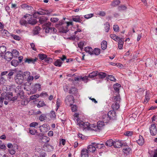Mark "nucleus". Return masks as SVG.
Wrapping results in <instances>:
<instances>
[{
  "label": "nucleus",
  "instance_id": "f257e3e1",
  "mask_svg": "<svg viewBox=\"0 0 157 157\" xmlns=\"http://www.w3.org/2000/svg\"><path fill=\"white\" fill-rule=\"evenodd\" d=\"M15 92L17 93L16 96H13L12 92H9L6 96L5 99L10 101H14L17 100L18 96L23 95L24 92L21 90V86H18L15 89Z\"/></svg>",
  "mask_w": 157,
  "mask_h": 157
},
{
  "label": "nucleus",
  "instance_id": "f03ea898",
  "mask_svg": "<svg viewBox=\"0 0 157 157\" xmlns=\"http://www.w3.org/2000/svg\"><path fill=\"white\" fill-rule=\"evenodd\" d=\"M70 25H73L72 22H67L65 24L64 21H61L58 23L56 24V27L59 29V32L66 33L69 31L68 28Z\"/></svg>",
  "mask_w": 157,
  "mask_h": 157
},
{
  "label": "nucleus",
  "instance_id": "7ed1b4c3",
  "mask_svg": "<svg viewBox=\"0 0 157 157\" xmlns=\"http://www.w3.org/2000/svg\"><path fill=\"white\" fill-rule=\"evenodd\" d=\"M77 124L79 126L80 128L83 130L85 129L88 130L90 129V128H91L90 123L88 122H84L82 121L77 120Z\"/></svg>",
  "mask_w": 157,
  "mask_h": 157
},
{
  "label": "nucleus",
  "instance_id": "20e7f679",
  "mask_svg": "<svg viewBox=\"0 0 157 157\" xmlns=\"http://www.w3.org/2000/svg\"><path fill=\"white\" fill-rule=\"evenodd\" d=\"M30 72L29 71H25L24 73V75L25 76H28L27 82L25 83L24 84L25 86L24 87L25 89H26V87H27V86H30L31 85L32 83H31V81L33 80V76H30Z\"/></svg>",
  "mask_w": 157,
  "mask_h": 157
},
{
  "label": "nucleus",
  "instance_id": "39448f33",
  "mask_svg": "<svg viewBox=\"0 0 157 157\" xmlns=\"http://www.w3.org/2000/svg\"><path fill=\"white\" fill-rule=\"evenodd\" d=\"M51 10H47L43 9L41 8H40L38 10V11L36 12H35L33 14V17L36 18V14H38L40 15H49L52 12Z\"/></svg>",
  "mask_w": 157,
  "mask_h": 157
},
{
  "label": "nucleus",
  "instance_id": "423d86ee",
  "mask_svg": "<svg viewBox=\"0 0 157 157\" xmlns=\"http://www.w3.org/2000/svg\"><path fill=\"white\" fill-rule=\"evenodd\" d=\"M25 76L24 74L22 75L17 74L14 78L15 82L18 84H21L24 81Z\"/></svg>",
  "mask_w": 157,
  "mask_h": 157
},
{
  "label": "nucleus",
  "instance_id": "0eeeda50",
  "mask_svg": "<svg viewBox=\"0 0 157 157\" xmlns=\"http://www.w3.org/2000/svg\"><path fill=\"white\" fill-rule=\"evenodd\" d=\"M74 101V98L72 96L69 95L67 96L65 99V104L67 105L71 106Z\"/></svg>",
  "mask_w": 157,
  "mask_h": 157
},
{
  "label": "nucleus",
  "instance_id": "6e6552de",
  "mask_svg": "<svg viewBox=\"0 0 157 157\" xmlns=\"http://www.w3.org/2000/svg\"><path fill=\"white\" fill-rule=\"evenodd\" d=\"M110 100L115 102H120L121 100L120 95L119 92L114 93L113 97L110 98Z\"/></svg>",
  "mask_w": 157,
  "mask_h": 157
},
{
  "label": "nucleus",
  "instance_id": "1a4fd4ad",
  "mask_svg": "<svg viewBox=\"0 0 157 157\" xmlns=\"http://www.w3.org/2000/svg\"><path fill=\"white\" fill-rule=\"evenodd\" d=\"M149 130L151 135L155 136L157 134V128L155 124H153L151 125L149 127Z\"/></svg>",
  "mask_w": 157,
  "mask_h": 157
},
{
  "label": "nucleus",
  "instance_id": "9d476101",
  "mask_svg": "<svg viewBox=\"0 0 157 157\" xmlns=\"http://www.w3.org/2000/svg\"><path fill=\"white\" fill-rule=\"evenodd\" d=\"M43 147L45 151L48 152L52 151L54 149L53 146L48 143H46L45 144H44Z\"/></svg>",
  "mask_w": 157,
  "mask_h": 157
},
{
  "label": "nucleus",
  "instance_id": "9b49d317",
  "mask_svg": "<svg viewBox=\"0 0 157 157\" xmlns=\"http://www.w3.org/2000/svg\"><path fill=\"white\" fill-rule=\"evenodd\" d=\"M49 126L48 124H44L43 125L40 126L39 128L41 132L45 133L48 131V127Z\"/></svg>",
  "mask_w": 157,
  "mask_h": 157
},
{
  "label": "nucleus",
  "instance_id": "f8f14e48",
  "mask_svg": "<svg viewBox=\"0 0 157 157\" xmlns=\"http://www.w3.org/2000/svg\"><path fill=\"white\" fill-rule=\"evenodd\" d=\"M117 41L118 43V47L120 49L122 48L124 43V38H120L119 37L118 38Z\"/></svg>",
  "mask_w": 157,
  "mask_h": 157
},
{
  "label": "nucleus",
  "instance_id": "ddd939ff",
  "mask_svg": "<svg viewBox=\"0 0 157 157\" xmlns=\"http://www.w3.org/2000/svg\"><path fill=\"white\" fill-rule=\"evenodd\" d=\"M41 89V85L40 84H36L34 86L33 89L30 91L31 94H33L36 92L37 90L40 91Z\"/></svg>",
  "mask_w": 157,
  "mask_h": 157
},
{
  "label": "nucleus",
  "instance_id": "4468645a",
  "mask_svg": "<svg viewBox=\"0 0 157 157\" xmlns=\"http://www.w3.org/2000/svg\"><path fill=\"white\" fill-rule=\"evenodd\" d=\"M4 56V59L7 61H10L13 57L11 52L9 51L5 53Z\"/></svg>",
  "mask_w": 157,
  "mask_h": 157
},
{
  "label": "nucleus",
  "instance_id": "2eb2a0df",
  "mask_svg": "<svg viewBox=\"0 0 157 157\" xmlns=\"http://www.w3.org/2000/svg\"><path fill=\"white\" fill-rule=\"evenodd\" d=\"M37 58H35L34 59H33L32 58H25V59H24L25 62V63H27L28 64L29 63H33L34 64L35 62L36 61Z\"/></svg>",
  "mask_w": 157,
  "mask_h": 157
},
{
  "label": "nucleus",
  "instance_id": "dca6fc26",
  "mask_svg": "<svg viewBox=\"0 0 157 157\" xmlns=\"http://www.w3.org/2000/svg\"><path fill=\"white\" fill-rule=\"evenodd\" d=\"M115 112L114 110L109 111V118L110 120L115 119L116 117Z\"/></svg>",
  "mask_w": 157,
  "mask_h": 157
},
{
  "label": "nucleus",
  "instance_id": "f3484780",
  "mask_svg": "<svg viewBox=\"0 0 157 157\" xmlns=\"http://www.w3.org/2000/svg\"><path fill=\"white\" fill-rule=\"evenodd\" d=\"M6 50V48L5 46L2 45L0 46V56L1 57H3Z\"/></svg>",
  "mask_w": 157,
  "mask_h": 157
},
{
  "label": "nucleus",
  "instance_id": "a211bd4d",
  "mask_svg": "<svg viewBox=\"0 0 157 157\" xmlns=\"http://www.w3.org/2000/svg\"><path fill=\"white\" fill-rule=\"evenodd\" d=\"M27 21L28 24L31 25H34L36 24L37 22L36 19L31 17L30 18L29 17L28 18Z\"/></svg>",
  "mask_w": 157,
  "mask_h": 157
},
{
  "label": "nucleus",
  "instance_id": "6ab92c4d",
  "mask_svg": "<svg viewBox=\"0 0 157 157\" xmlns=\"http://www.w3.org/2000/svg\"><path fill=\"white\" fill-rule=\"evenodd\" d=\"M1 33L2 36H3L9 37L11 34L7 30L3 29L1 30Z\"/></svg>",
  "mask_w": 157,
  "mask_h": 157
},
{
  "label": "nucleus",
  "instance_id": "aec40b11",
  "mask_svg": "<svg viewBox=\"0 0 157 157\" xmlns=\"http://www.w3.org/2000/svg\"><path fill=\"white\" fill-rule=\"evenodd\" d=\"M88 151L89 152H94L96 149L95 145L94 144V143L88 146L87 147Z\"/></svg>",
  "mask_w": 157,
  "mask_h": 157
},
{
  "label": "nucleus",
  "instance_id": "412c9836",
  "mask_svg": "<svg viewBox=\"0 0 157 157\" xmlns=\"http://www.w3.org/2000/svg\"><path fill=\"white\" fill-rule=\"evenodd\" d=\"M121 87V85L118 83L114 84L113 85V87L115 91V92L114 93L119 92V90Z\"/></svg>",
  "mask_w": 157,
  "mask_h": 157
},
{
  "label": "nucleus",
  "instance_id": "4be33fe9",
  "mask_svg": "<svg viewBox=\"0 0 157 157\" xmlns=\"http://www.w3.org/2000/svg\"><path fill=\"white\" fill-rule=\"evenodd\" d=\"M50 140V139L49 137L47 136H44L42 137V138L40 140V142L42 143H44L45 144L46 143H48Z\"/></svg>",
  "mask_w": 157,
  "mask_h": 157
},
{
  "label": "nucleus",
  "instance_id": "5701e85b",
  "mask_svg": "<svg viewBox=\"0 0 157 157\" xmlns=\"http://www.w3.org/2000/svg\"><path fill=\"white\" fill-rule=\"evenodd\" d=\"M72 20L75 22H78L81 23L82 24V20L80 19V16H79L77 15L72 16Z\"/></svg>",
  "mask_w": 157,
  "mask_h": 157
},
{
  "label": "nucleus",
  "instance_id": "b1692460",
  "mask_svg": "<svg viewBox=\"0 0 157 157\" xmlns=\"http://www.w3.org/2000/svg\"><path fill=\"white\" fill-rule=\"evenodd\" d=\"M88 151L86 149H83L81 151V157H88Z\"/></svg>",
  "mask_w": 157,
  "mask_h": 157
},
{
  "label": "nucleus",
  "instance_id": "393cba45",
  "mask_svg": "<svg viewBox=\"0 0 157 157\" xmlns=\"http://www.w3.org/2000/svg\"><path fill=\"white\" fill-rule=\"evenodd\" d=\"M136 142L140 145L142 146L143 145L144 143V140L143 137L142 136H140L139 139L136 140Z\"/></svg>",
  "mask_w": 157,
  "mask_h": 157
},
{
  "label": "nucleus",
  "instance_id": "a878e982",
  "mask_svg": "<svg viewBox=\"0 0 157 157\" xmlns=\"http://www.w3.org/2000/svg\"><path fill=\"white\" fill-rule=\"evenodd\" d=\"M113 146L117 148L121 147L123 145V144L121 141H117L114 142L113 144Z\"/></svg>",
  "mask_w": 157,
  "mask_h": 157
},
{
  "label": "nucleus",
  "instance_id": "bb28decb",
  "mask_svg": "<svg viewBox=\"0 0 157 157\" xmlns=\"http://www.w3.org/2000/svg\"><path fill=\"white\" fill-rule=\"evenodd\" d=\"M85 51L91 55L93 54V51L92 48L90 47H86L85 48Z\"/></svg>",
  "mask_w": 157,
  "mask_h": 157
},
{
  "label": "nucleus",
  "instance_id": "cd10ccee",
  "mask_svg": "<svg viewBox=\"0 0 157 157\" xmlns=\"http://www.w3.org/2000/svg\"><path fill=\"white\" fill-rule=\"evenodd\" d=\"M106 76V74L105 72L98 71V77L100 78H104Z\"/></svg>",
  "mask_w": 157,
  "mask_h": 157
},
{
  "label": "nucleus",
  "instance_id": "c85d7f7f",
  "mask_svg": "<svg viewBox=\"0 0 157 157\" xmlns=\"http://www.w3.org/2000/svg\"><path fill=\"white\" fill-rule=\"evenodd\" d=\"M48 19L46 17L42 16L39 18V22L41 24H43L45 23Z\"/></svg>",
  "mask_w": 157,
  "mask_h": 157
},
{
  "label": "nucleus",
  "instance_id": "c756f323",
  "mask_svg": "<svg viewBox=\"0 0 157 157\" xmlns=\"http://www.w3.org/2000/svg\"><path fill=\"white\" fill-rule=\"evenodd\" d=\"M78 92V90L75 87H71L69 91V94H76Z\"/></svg>",
  "mask_w": 157,
  "mask_h": 157
},
{
  "label": "nucleus",
  "instance_id": "7c9ffc66",
  "mask_svg": "<svg viewBox=\"0 0 157 157\" xmlns=\"http://www.w3.org/2000/svg\"><path fill=\"white\" fill-rule=\"evenodd\" d=\"M119 103L118 102H115L112 105V108L113 110H117L119 108Z\"/></svg>",
  "mask_w": 157,
  "mask_h": 157
},
{
  "label": "nucleus",
  "instance_id": "2f4dec72",
  "mask_svg": "<svg viewBox=\"0 0 157 157\" xmlns=\"http://www.w3.org/2000/svg\"><path fill=\"white\" fill-rule=\"evenodd\" d=\"M104 125V122L101 121H99L98 122L97 127L99 130H100L101 129L102 127Z\"/></svg>",
  "mask_w": 157,
  "mask_h": 157
},
{
  "label": "nucleus",
  "instance_id": "473e14b6",
  "mask_svg": "<svg viewBox=\"0 0 157 157\" xmlns=\"http://www.w3.org/2000/svg\"><path fill=\"white\" fill-rule=\"evenodd\" d=\"M40 28L39 26H36L34 29L33 31V34L34 35L38 34L39 33Z\"/></svg>",
  "mask_w": 157,
  "mask_h": 157
},
{
  "label": "nucleus",
  "instance_id": "72a5a7b5",
  "mask_svg": "<svg viewBox=\"0 0 157 157\" xmlns=\"http://www.w3.org/2000/svg\"><path fill=\"white\" fill-rule=\"evenodd\" d=\"M107 43L105 41L103 40L101 43V48L103 50H105L107 48Z\"/></svg>",
  "mask_w": 157,
  "mask_h": 157
},
{
  "label": "nucleus",
  "instance_id": "f704fd0d",
  "mask_svg": "<svg viewBox=\"0 0 157 157\" xmlns=\"http://www.w3.org/2000/svg\"><path fill=\"white\" fill-rule=\"evenodd\" d=\"M98 71H93L92 72L89 74V77H90V78H94L95 76H98Z\"/></svg>",
  "mask_w": 157,
  "mask_h": 157
},
{
  "label": "nucleus",
  "instance_id": "c9c22d12",
  "mask_svg": "<svg viewBox=\"0 0 157 157\" xmlns=\"http://www.w3.org/2000/svg\"><path fill=\"white\" fill-rule=\"evenodd\" d=\"M62 62L60 59L57 60L54 63L55 66L58 67H60L61 66Z\"/></svg>",
  "mask_w": 157,
  "mask_h": 157
},
{
  "label": "nucleus",
  "instance_id": "e433bc0d",
  "mask_svg": "<svg viewBox=\"0 0 157 157\" xmlns=\"http://www.w3.org/2000/svg\"><path fill=\"white\" fill-rule=\"evenodd\" d=\"M94 144L95 145L96 148H98V149H100L101 148H104L105 147L104 144H103L94 143Z\"/></svg>",
  "mask_w": 157,
  "mask_h": 157
},
{
  "label": "nucleus",
  "instance_id": "4c0bfd02",
  "mask_svg": "<svg viewBox=\"0 0 157 157\" xmlns=\"http://www.w3.org/2000/svg\"><path fill=\"white\" fill-rule=\"evenodd\" d=\"M47 119L46 115L45 114H42L39 117V120L40 121H43Z\"/></svg>",
  "mask_w": 157,
  "mask_h": 157
},
{
  "label": "nucleus",
  "instance_id": "58836bf2",
  "mask_svg": "<svg viewBox=\"0 0 157 157\" xmlns=\"http://www.w3.org/2000/svg\"><path fill=\"white\" fill-rule=\"evenodd\" d=\"M87 77L86 76L85 77H82L79 76L78 77H75L74 80L75 81H80L81 80H84L85 79H87Z\"/></svg>",
  "mask_w": 157,
  "mask_h": 157
},
{
  "label": "nucleus",
  "instance_id": "ea45409f",
  "mask_svg": "<svg viewBox=\"0 0 157 157\" xmlns=\"http://www.w3.org/2000/svg\"><path fill=\"white\" fill-rule=\"evenodd\" d=\"M11 52L13 57H17V56L19 55L18 52L16 49L13 50Z\"/></svg>",
  "mask_w": 157,
  "mask_h": 157
},
{
  "label": "nucleus",
  "instance_id": "a19ab883",
  "mask_svg": "<svg viewBox=\"0 0 157 157\" xmlns=\"http://www.w3.org/2000/svg\"><path fill=\"white\" fill-rule=\"evenodd\" d=\"M45 105H46L45 104L44 101H41L39 102L38 103L37 105V106L38 108H40L44 106H45Z\"/></svg>",
  "mask_w": 157,
  "mask_h": 157
},
{
  "label": "nucleus",
  "instance_id": "79ce46f5",
  "mask_svg": "<svg viewBox=\"0 0 157 157\" xmlns=\"http://www.w3.org/2000/svg\"><path fill=\"white\" fill-rule=\"evenodd\" d=\"M20 23L21 25H26L28 23V21L24 20V18H22L20 21Z\"/></svg>",
  "mask_w": 157,
  "mask_h": 157
},
{
  "label": "nucleus",
  "instance_id": "37998d69",
  "mask_svg": "<svg viewBox=\"0 0 157 157\" xmlns=\"http://www.w3.org/2000/svg\"><path fill=\"white\" fill-rule=\"evenodd\" d=\"M11 63L12 65L16 67L18 64L19 62L17 60L13 59L11 61Z\"/></svg>",
  "mask_w": 157,
  "mask_h": 157
},
{
  "label": "nucleus",
  "instance_id": "c03bdc74",
  "mask_svg": "<svg viewBox=\"0 0 157 157\" xmlns=\"http://www.w3.org/2000/svg\"><path fill=\"white\" fill-rule=\"evenodd\" d=\"M120 2L119 0H115L113 1L111 4L112 6H115L120 4Z\"/></svg>",
  "mask_w": 157,
  "mask_h": 157
},
{
  "label": "nucleus",
  "instance_id": "a18cd8bd",
  "mask_svg": "<svg viewBox=\"0 0 157 157\" xmlns=\"http://www.w3.org/2000/svg\"><path fill=\"white\" fill-rule=\"evenodd\" d=\"M38 56L39 57V58L42 60L45 59V58H46L47 56L46 55L41 53L39 54Z\"/></svg>",
  "mask_w": 157,
  "mask_h": 157
},
{
  "label": "nucleus",
  "instance_id": "49530a36",
  "mask_svg": "<svg viewBox=\"0 0 157 157\" xmlns=\"http://www.w3.org/2000/svg\"><path fill=\"white\" fill-rule=\"evenodd\" d=\"M50 33H55L57 32V30L54 27H49Z\"/></svg>",
  "mask_w": 157,
  "mask_h": 157
},
{
  "label": "nucleus",
  "instance_id": "de8ad7c7",
  "mask_svg": "<svg viewBox=\"0 0 157 157\" xmlns=\"http://www.w3.org/2000/svg\"><path fill=\"white\" fill-rule=\"evenodd\" d=\"M93 53L96 55H98L100 53V50L99 48H95L93 51Z\"/></svg>",
  "mask_w": 157,
  "mask_h": 157
},
{
  "label": "nucleus",
  "instance_id": "09e8293b",
  "mask_svg": "<svg viewBox=\"0 0 157 157\" xmlns=\"http://www.w3.org/2000/svg\"><path fill=\"white\" fill-rule=\"evenodd\" d=\"M11 36L14 39L17 40H20L21 38L18 36L16 35L13 34H11Z\"/></svg>",
  "mask_w": 157,
  "mask_h": 157
},
{
  "label": "nucleus",
  "instance_id": "8fccbe9b",
  "mask_svg": "<svg viewBox=\"0 0 157 157\" xmlns=\"http://www.w3.org/2000/svg\"><path fill=\"white\" fill-rule=\"evenodd\" d=\"M110 37L112 39L116 41L117 40L118 38L119 37L118 36H117L116 35L114 34H111L110 35Z\"/></svg>",
  "mask_w": 157,
  "mask_h": 157
},
{
  "label": "nucleus",
  "instance_id": "3c124183",
  "mask_svg": "<svg viewBox=\"0 0 157 157\" xmlns=\"http://www.w3.org/2000/svg\"><path fill=\"white\" fill-rule=\"evenodd\" d=\"M39 95L37 94L32 95L30 98V100H32L33 99H35L36 98H39Z\"/></svg>",
  "mask_w": 157,
  "mask_h": 157
},
{
  "label": "nucleus",
  "instance_id": "603ef678",
  "mask_svg": "<svg viewBox=\"0 0 157 157\" xmlns=\"http://www.w3.org/2000/svg\"><path fill=\"white\" fill-rule=\"evenodd\" d=\"M133 133L132 131H127L124 133V135L129 137L132 135Z\"/></svg>",
  "mask_w": 157,
  "mask_h": 157
},
{
  "label": "nucleus",
  "instance_id": "864d4df0",
  "mask_svg": "<svg viewBox=\"0 0 157 157\" xmlns=\"http://www.w3.org/2000/svg\"><path fill=\"white\" fill-rule=\"evenodd\" d=\"M113 29L115 32H118L119 31V26L117 25H113Z\"/></svg>",
  "mask_w": 157,
  "mask_h": 157
},
{
  "label": "nucleus",
  "instance_id": "5fc2aeb1",
  "mask_svg": "<svg viewBox=\"0 0 157 157\" xmlns=\"http://www.w3.org/2000/svg\"><path fill=\"white\" fill-rule=\"evenodd\" d=\"M109 79L111 81H113V82H115L116 81V79L112 75H109Z\"/></svg>",
  "mask_w": 157,
  "mask_h": 157
},
{
  "label": "nucleus",
  "instance_id": "6e6d98bb",
  "mask_svg": "<svg viewBox=\"0 0 157 157\" xmlns=\"http://www.w3.org/2000/svg\"><path fill=\"white\" fill-rule=\"evenodd\" d=\"M29 133L32 135H34L35 133H37V131L35 129H29Z\"/></svg>",
  "mask_w": 157,
  "mask_h": 157
},
{
  "label": "nucleus",
  "instance_id": "4d7b16f0",
  "mask_svg": "<svg viewBox=\"0 0 157 157\" xmlns=\"http://www.w3.org/2000/svg\"><path fill=\"white\" fill-rule=\"evenodd\" d=\"M124 151L126 154L130 153L131 151V149L130 148H124L123 149Z\"/></svg>",
  "mask_w": 157,
  "mask_h": 157
},
{
  "label": "nucleus",
  "instance_id": "13d9d810",
  "mask_svg": "<svg viewBox=\"0 0 157 157\" xmlns=\"http://www.w3.org/2000/svg\"><path fill=\"white\" fill-rule=\"evenodd\" d=\"M94 16V14L93 13H90L84 16V17L87 19H89Z\"/></svg>",
  "mask_w": 157,
  "mask_h": 157
},
{
  "label": "nucleus",
  "instance_id": "bf43d9fd",
  "mask_svg": "<svg viewBox=\"0 0 157 157\" xmlns=\"http://www.w3.org/2000/svg\"><path fill=\"white\" fill-rule=\"evenodd\" d=\"M84 44L83 42L81 41L78 44V46L79 48L82 49L83 47Z\"/></svg>",
  "mask_w": 157,
  "mask_h": 157
},
{
  "label": "nucleus",
  "instance_id": "052dcab7",
  "mask_svg": "<svg viewBox=\"0 0 157 157\" xmlns=\"http://www.w3.org/2000/svg\"><path fill=\"white\" fill-rule=\"evenodd\" d=\"M59 19L57 17H52L50 19L51 21L53 22H56L59 21Z\"/></svg>",
  "mask_w": 157,
  "mask_h": 157
},
{
  "label": "nucleus",
  "instance_id": "680f3d73",
  "mask_svg": "<svg viewBox=\"0 0 157 157\" xmlns=\"http://www.w3.org/2000/svg\"><path fill=\"white\" fill-rule=\"evenodd\" d=\"M38 125V123L36 122H33L30 124L29 126L31 127H35Z\"/></svg>",
  "mask_w": 157,
  "mask_h": 157
},
{
  "label": "nucleus",
  "instance_id": "e2e57ef3",
  "mask_svg": "<svg viewBox=\"0 0 157 157\" xmlns=\"http://www.w3.org/2000/svg\"><path fill=\"white\" fill-rule=\"evenodd\" d=\"M45 62H46L48 63H51L52 62V58H50V57H47L45 58V59H44Z\"/></svg>",
  "mask_w": 157,
  "mask_h": 157
},
{
  "label": "nucleus",
  "instance_id": "0e129e2a",
  "mask_svg": "<svg viewBox=\"0 0 157 157\" xmlns=\"http://www.w3.org/2000/svg\"><path fill=\"white\" fill-rule=\"evenodd\" d=\"M4 98L1 97L0 98V108H1L2 107V106L3 105V101Z\"/></svg>",
  "mask_w": 157,
  "mask_h": 157
},
{
  "label": "nucleus",
  "instance_id": "69168bd1",
  "mask_svg": "<svg viewBox=\"0 0 157 157\" xmlns=\"http://www.w3.org/2000/svg\"><path fill=\"white\" fill-rule=\"evenodd\" d=\"M114 142L112 139L109 140V146H111L113 145Z\"/></svg>",
  "mask_w": 157,
  "mask_h": 157
},
{
  "label": "nucleus",
  "instance_id": "338daca9",
  "mask_svg": "<svg viewBox=\"0 0 157 157\" xmlns=\"http://www.w3.org/2000/svg\"><path fill=\"white\" fill-rule=\"evenodd\" d=\"M71 109L73 112H75L77 110V106L75 105H73L71 107Z\"/></svg>",
  "mask_w": 157,
  "mask_h": 157
},
{
  "label": "nucleus",
  "instance_id": "774afa93",
  "mask_svg": "<svg viewBox=\"0 0 157 157\" xmlns=\"http://www.w3.org/2000/svg\"><path fill=\"white\" fill-rule=\"evenodd\" d=\"M5 154L2 150H0V157H6Z\"/></svg>",
  "mask_w": 157,
  "mask_h": 157
}]
</instances>
